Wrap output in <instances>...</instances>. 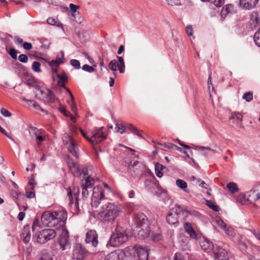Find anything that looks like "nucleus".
I'll use <instances>...</instances> for the list:
<instances>
[{
	"label": "nucleus",
	"instance_id": "40",
	"mask_svg": "<svg viewBox=\"0 0 260 260\" xmlns=\"http://www.w3.org/2000/svg\"><path fill=\"white\" fill-rule=\"evenodd\" d=\"M41 64L39 62L35 61L32 64V69L34 71L37 73H40L41 72Z\"/></svg>",
	"mask_w": 260,
	"mask_h": 260
},
{
	"label": "nucleus",
	"instance_id": "55",
	"mask_svg": "<svg viewBox=\"0 0 260 260\" xmlns=\"http://www.w3.org/2000/svg\"><path fill=\"white\" fill-rule=\"evenodd\" d=\"M145 184L146 185H150L151 187H155L156 188H157L158 189H161L160 186L157 183H155L154 181H150L149 180H147L145 182Z\"/></svg>",
	"mask_w": 260,
	"mask_h": 260
},
{
	"label": "nucleus",
	"instance_id": "45",
	"mask_svg": "<svg viewBox=\"0 0 260 260\" xmlns=\"http://www.w3.org/2000/svg\"><path fill=\"white\" fill-rule=\"evenodd\" d=\"M232 118L239 123L242 121V115L239 112H234L232 115Z\"/></svg>",
	"mask_w": 260,
	"mask_h": 260
},
{
	"label": "nucleus",
	"instance_id": "15",
	"mask_svg": "<svg viewBox=\"0 0 260 260\" xmlns=\"http://www.w3.org/2000/svg\"><path fill=\"white\" fill-rule=\"evenodd\" d=\"M259 0H240L239 6L245 10H250L255 8Z\"/></svg>",
	"mask_w": 260,
	"mask_h": 260
},
{
	"label": "nucleus",
	"instance_id": "30",
	"mask_svg": "<svg viewBox=\"0 0 260 260\" xmlns=\"http://www.w3.org/2000/svg\"><path fill=\"white\" fill-rule=\"evenodd\" d=\"M251 201L250 198L248 197V198H246L245 195L244 193H240L236 198L237 202L240 204H245L247 201Z\"/></svg>",
	"mask_w": 260,
	"mask_h": 260
},
{
	"label": "nucleus",
	"instance_id": "38",
	"mask_svg": "<svg viewBox=\"0 0 260 260\" xmlns=\"http://www.w3.org/2000/svg\"><path fill=\"white\" fill-rule=\"evenodd\" d=\"M29 133L32 137H36L39 133V130L37 127L32 126L29 127Z\"/></svg>",
	"mask_w": 260,
	"mask_h": 260
},
{
	"label": "nucleus",
	"instance_id": "18",
	"mask_svg": "<svg viewBox=\"0 0 260 260\" xmlns=\"http://www.w3.org/2000/svg\"><path fill=\"white\" fill-rule=\"evenodd\" d=\"M68 164L74 176L77 177L81 176V169L80 168L77 163L74 161L72 159H69V161H68Z\"/></svg>",
	"mask_w": 260,
	"mask_h": 260
},
{
	"label": "nucleus",
	"instance_id": "19",
	"mask_svg": "<svg viewBox=\"0 0 260 260\" xmlns=\"http://www.w3.org/2000/svg\"><path fill=\"white\" fill-rule=\"evenodd\" d=\"M98 234L94 230H91L86 234L85 241L87 243H91L92 245L96 247L98 244Z\"/></svg>",
	"mask_w": 260,
	"mask_h": 260
},
{
	"label": "nucleus",
	"instance_id": "3",
	"mask_svg": "<svg viewBox=\"0 0 260 260\" xmlns=\"http://www.w3.org/2000/svg\"><path fill=\"white\" fill-rule=\"evenodd\" d=\"M128 240L126 230L120 226H117L116 232L113 233L109 241V244L113 247H118Z\"/></svg>",
	"mask_w": 260,
	"mask_h": 260
},
{
	"label": "nucleus",
	"instance_id": "37",
	"mask_svg": "<svg viewBox=\"0 0 260 260\" xmlns=\"http://www.w3.org/2000/svg\"><path fill=\"white\" fill-rule=\"evenodd\" d=\"M118 62L120 64L119 70L120 73H123L124 72L125 64L123 58L121 56H117Z\"/></svg>",
	"mask_w": 260,
	"mask_h": 260
},
{
	"label": "nucleus",
	"instance_id": "43",
	"mask_svg": "<svg viewBox=\"0 0 260 260\" xmlns=\"http://www.w3.org/2000/svg\"><path fill=\"white\" fill-rule=\"evenodd\" d=\"M253 40L255 44L260 47V29L255 33Z\"/></svg>",
	"mask_w": 260,
	"mask_h": 260
},
{
	"label": "nucleus",
	"instance_id": "57",
	"mask_svg": "<svg viewBox=\"0 0 260 260\" xmlns=\"http://www.w3.org/2000/svg\"><path fill=\"white\" fill-rule=\"evenodd\" d=\"M18 60L21 62L26 63L28 60V58L26 55L22 54L18 56Z\"/></svg>",
	"mask_w": 260,
	"mask_h": 260
},
{
	"label": "nucleus",
	"instance_id": "46",
	"mask_svg": "<svg viewBox=\"0 0 260 260\" xmlns=\"http://www.w3.org/2000/svg\"><path fill=\"white\" fill-rule=\"evenodd\" d=\"M243 99H244L246 102H250L252 99H253V93L252 92H247L245 93L243 96Z\"/></svg>",
	"mask_w": 260,
	"mask_h": 260
},
{
	"label": "nucleus",
	"instance_id": "2",
	"mask_svg": "<svg viewBox=\"0 0 260 260\" xmlns=\"http://www.w3.org/2000/svg\"><path fill=\"white\" fill-rule=\"evenodd\" d=\"M192 213V211L181 207L180 205H175L168 212L166 219L169 224L176 226L179 222V218H183L187 213L191 214Z\"/></svg>",
	"mask_w": 260,
	"mask_h": 260
},
{
	"label": "nucleus",
	"instance_id": "53",
	"mask_svg": "<svg viewBox=\"0 0 260 260\" xmlns=\"http://www.w3.org/2000/svg\"><path fill=\"white\" fill-rule=\"evenodd\" d=\"M70 64L74 67L76 69H79L80 68V63L78 60L71 59L70 60Z\"/></svg>",
	"mask_w": 260,
	"mask_h": 260
},
{
	"label": "nucleus",
	"instance_id": "7",
	"mask_svg": "<svg viewBox=\"0 0 260 260\" xmlns=\"http://www.w3.org/2000/svg\"><path fill=\"white\" fill-rule=\"evenodd\" d=\"M57 216L54 218L51 222L50 227L55 228L56 229H60L63 227L65 224V221L67 218V212L61 210L57 211Z\"/></svg>",
	"mask_w": 260,
	"mask_h": 260
},
{
	"label": "nucleus",
	"instance_id": "44",
	"mask_svg": "<svg viewBox=\"0 0 260 260\" xmlns=\"http://www.w3.org/2000/svg\"><path fill=\"white\" fill-rule=\"evenodd\" d=\"M63 63L61 59L58 58L55 60H52L49 62V66L51 67H57L59 64Z\"/></svg>",
	"mask_w": 260,
	"mask_h": 260
},
{
	"label": "nucleus",
	"instance_id": "34",
	"mask_svg": "<svg viewBox=\"0 0 260 260\" xmlns=\"http://www.w3.org/2000/svg\"><path fill=\"white\" fill-rule=\"evenodd\" d=\"M226 186L229 191L232 193L237 192L239 190L237 184L234 182H230L228 183Z\"/></svg>",
	"mask_w": 260,
	"mask_h": 260
},
{
	"label": "nucleus",
	"instance_id": "13",
	"mask_svg": "<svg viewBox=\"0 0 260 260\" xmlns=\"http://www.w3.org/2000/svg\"><path fill=\"white\" fill-rule=\"evenodd\" d=\"M199 240L200 245L202 249L207 251H212L214 247V245L211 243L207 239L204 237H198L196 233V242Z\"/></svg>",
	"mask_w": 260,
	"mask_h": 260
},
{
	"label": "nucleus",
	"instance_id": "51",
	"mask_svg": "<svg viewBox=\"0 0 260 260\" xmlns=\"http://www.w3.org/2000/svg\"><path fill=\"white\" fill-rule=\"evenodd\" d=\"M47 22L48 24L52 25L59 26V22H58L56 19L52 17L48 18L47 20Z\"/></svg>",
	"mask_w": 260,
	"mask_h": 260
},
{
	"label": "nucleus",
	"instance_id": "63",
	"mask_svg": "<svg viewBox=\"0 0 260 260\" xmlns=\"http://www.w3.org/2000/svg\"><path fill=\"white\" fill-rule=\"evenodd\" d=\"M23 47L24 49L29 50L32 48V46L30 43L24 42L23 44Z\"/></svg>",
	"mask_w": 260,
	"mask_h": 260
},
{
	"label": "nucleus",
	"instance_id": "61",
	"mask_svg": "<svg viewBox=\"0 0 260 260\" xmlns=\"http://www.w3.org/2000/svg\"><path fill=\"white\" fill-rule=\"evenodd\" d=\"M1 113L3 116L8 117H10L12 115L9 111L4 108H1Z\"/></svg>",
	"mask_w": 260,
	"mask_h": 260
},
{
	"label": "nucleus",
	"instance_id": "5",
	"mask_svg": "<svg viewBox=\"0 0 260 260\" xmlns=\"http://www.w3.org/2000/svg\"><path fill=\"white\" fill-rule=\"evenodd\" d=\"M104 128L102 126L99 128L95 127L92 133L91 139H89V142L92 145L98 144L107 139V135L104 131Z\"/></svg>",
	"mask_w": 260,
	"mask_h": 260
},
{
	"label": "nucleus",
	"instance_id": "22",
	"mask_svg": "<svg viewBox=\"0 0 260 260\" xmlns=\"http://www.w3.org/2000/svg\"><path fill=\"white\" fill-rule=\"evenodd\" d=\"M122 250L117 249L110 253L104 260H123Z\"/></svg>",
	"mask_w": 260,
	"mask_h": 260
},
{
	"label": "nucleus",
	"instance_id": "4",
	"mask_svg": "<svg viewBox=\"0 0 260 260\" xmlns=\"http://www.w3.org/2000/svg\"><path fill=\"white\" fill-rule=\"evenodd\" d=\"M56 236V233L54 229H45L39 232L37 237V242L40 244H44L53 239Z\"/></svg>",
	"mask_w": 260,
	"mask_h": 260
},
{
	"label": "nucleus",
	"instance_id": "9",
	"mask_svg": "<svg viewBox=\"0 0 260 260\" xmlns=\"http://www.w3.org/2000/svg\"><path fill=\"white\" fill-rule=\"evenodd\" d=\"M134 224L136 228L147 227L149 225L147 217L143 213H138L134 216Z\"/></svg>",
	"mask_w": 260,
	"mask_h": 260
},
{
	"label": "nucleus",
	"instance_id": "1",
	"mask_svg": "<svg viewBox=\"0 0 260 260\" xmlns=\"http://www.w3.org/2000/svg\"><path fill=\"white\" fill-rule=\"evenodd\" d=\"M91 205L92 207L97 208L103 204L99 214L101 219L105 222H113L121 212L120 205L115 202H107L102 187L98 185L93 188Z\"/></svg>",
	"mask_w": 260,
	"mask_h": 260
},
{
	"label": "nucleus",
	"instance_id": "64",
	"mask_svg": "<svg viewBox=\"0 0 260 260\" xmlns=\"http://www.w3.org/2000/svg\"><path fill=\"white\" fill-rule=\"evenodd\" d=\"M174 260H184L182 255L179 253H176L175 254Z\"/></svg>",
	"mask_w": 260,
	"mask_h": 260
},
{
	"label": "nucleus",
	"instance_id": "52",
	"mask_svg": "<svg viewBox=\"0 0 260 260\" xmlns=\"http://www.w3.org/2000/svg\"><path fill=\"white\" fill-rule=\"evenodd\" d=\"M210 3L217 7H221L223 4V0H208Z\"/></svg>",
	"mask_w": 260,
	"mask_h": 260
},
{
	"label": "nucleus",
	"instance_id": "16",
	"mask_svg": "<svg viewBox=\"0 0 260 260\" xmlns=\"http://www.w3.org/2000/svg\"><path fill=\"white\" fill-rule=\"evenodd\" d=\"M248 197L250 200L256 201L260 199V184H255L252 188L247 192Z\"/></svg>",
	"mask_w": 260,
	"mask_h": 260
},
{
	"label": "nucleus",
	"instance_id": "14",
	"mask_svg": "<svg viewBox=\"0 0 260 260\" xmlns=\"http://www.w3.org/2000/svg\"><path fill=\"white\" fill-rule=\"evenodd\" d=\"M59 243L62 250H66L70 246L69 234L68 231H62L60 236Z\"/></svg>",
	"mask_w": 260,
	"mask_h": 260
},
{
	"label": "nucleus",
	"instance_id": "17",
	"mask_svg": "<svg viewBox=\"0 0 260 260\" xmlns=\"http://www.w3.org/2000/svg\"><path fill=\"white\" fill-rule=\"evenodd\" d=\"M149 249L146 246L137 245L136 253L139 260H148Z\"/></svg>",
	"mask_w": 260,
	"mask_h": 260
},
{
	"label": "nucleus",
	"instance_id": "6",
	"mask_svg": "<svg viewBox=\"0 0 260 260\" xmlns=\"http://www.w3.org/2000/svg\"><path fill=\"white\" fill-rule=\"evenodd\" d=\"M64 145L67 146L69 152L76 158H79V149L77 143L69 135H66L63 138Z\"/></svg>",
	"mask_w": 260,
	"mask_h": 260
},
{
	"label": "nucleus",
	"instance_id": "12",
	"mask_svg": "<svg viewBox=\"0 0 260 260\" xmlns=\"http://www.w3.org/2000/svg\"><path fill=\"white\" fill-rule=\"evenodd\" d=\"M57 215V212H51L49 211L44 212L41 216V221L44 225L50 227L51 222Z\"/></svg>",
	"mask_w": 260,
	"mask_h": 260
},
{
	"label": "nucleus",
	"instance_id": "60",
	"mask_svg": "<svg viewBox=\"0 0 260 260\" xmlns=\"http://www.w3.org/2000/svg\"><path fill=\"white\" fill-rule=\"evenodd\" d=\"M161 238H162V237L160 234L156 233V234H154L152 236L151 239L153 241L156 242V241H159V240H160L161 239Z\"/></svg>",
	"mask_w": 260,
	"mask_h": 260
},
{
	"label": "nucleus",
	"instance_id": "10",
	"mask_svg": "<svg viewBox=\"0 0 260 260\" xmlns=\"http://www.w3.org/2000/svg\"><path fill=\"white\" fill-rule=\"evenodd\" d=\"M213 257L216 259L226 260L229 258L228 252L225 248H222L220 245H217L216 247H213Z\"/></svg>",
	"mask_w": 260,
	"mask_h": 260
},
{
	"label": "nucleus",
	"instance_id": "58",
	"mask_svg": "<svg viewBox=\"0 0 260 260\" xmlns=\"http://www.w3.org/2000/svg\"><path fill=\"white\" fill-rule=\"evenodd\" d=\"M82 70L89 73H92L94 71V68L88 64H84L82 67Z\"/></svg>",
	"mask_w": 260,
	"mask_h": 260
},
{
	"label": "nucleus",
	"instance_id": "26",
	"mask_svg": "<svg viewBox=\"0 0 260 260\" xmlns=\"http://www.w3.org/2000/svg\"><path fill=\"white\" fill-rule=\"evenodd\" d=\"M250 20L255 24L260 25V12L254 11L250 14Z\"/></svg>",
	"mask_w": 260,
	"mask_h": 260
},
{
	"label": "nucleus",
	"instance_id": "21",
	"mask_svg": "<svg viewBox=\"0 0 260 260\" xmlns=\"http://www.w3.org/2000/svg\"><path fill=\"white\" fill-rule=\"evenodd\" d=\"M79 189L78 188L77 189V191H76L75 188L74 189V194L75 196V199H74L72 193V190L70 188L68 189V194L70 199V204L74 206V208L76 209H79V203L78 200L77 199L76 196L77 194H79Z\"/></svg>",
	"mask_w": 260,
	"mask_h": 260
},
{
	"label": "nucleus",
	"instance_id": "8",
	"mask_svg": "<svg viewBox=\"0 0 260 260\" xmlns=\"http://www.w3.org/2000/svg\"><path fill=\"white\" fill-rule=\"evenodd\" d=\"M37 95L38 98L43 101L45 104L54 103L55 100L53 92L48 88L41 89Z\"/></svg>",
	"mask_w": 260,
	"mask_h": 260
},
{
	"label": "nucleus",
	"instance_id": "59",
	"mask_svg": "<svg viewBox=\"0 0 260 260\" xmlns=\"http://www.w3.org/2000/svg\"><path fill=\"white\" fill-rule=\"evenodd\" d=\"M165 147H167L169 149H176V150H178L179 151H180V152H182V150H181V149L178 147L177 146L174 145V144H165Z\"/></svg>",
	"mask_w": 260,
	"mask_h": 260
},
{
	"label": "nucleus",
	"instance_id": "23",
	"mask_svg": "<svg viewBox=\"0 0 260 260\" xmlns=\"http://www.w3.org/2000/svg\"><path fill=\"white\" fill-rule=\"evenodd\" d=\"M136 231L138 233V238L140 239H144L147 238L150 232L149 226L136 228Z\"/></svg>",
	"mask_w": 260,
	"mask_h": 260
},
{
	"label": "nucleus",
	"instance_id": "27",
	"mask_svg": "<svg viewBox=\"0 0 260 260\" xmlns=\"http://www.w3.org/2000/svg\"><path fill=\"white\" fill-rule=\"evenodd\" d=\"M186 232L192 238H195V231L192 228L191 224L188 222H185L184 225Z\"/></svg>",
	"mask_w": 260,
	"mask_h": 260
},
{
	"label": "nucleus",
	"instance_id": "56",
	"mask_svg": "<svg viewBox=\"0 0 260 260\" xmlns=\"http://www.w3.org/2000/svg\"><path fill=\"white\" fill-rule=\"evenodd\" d=\"M11 195L13 198L17 199V200L18 199L19 196L23 197V193H21V192H18L16 190H12L11 191Z\"/></svg>",
	"mask_w": 260,
	"mask_h": 260
},
{
	"label": "nucleus",
	"instance_id": "33",
	"mask_svg": "<svg viewBox=\"0 0 260 260\" xmlns=\"http://www.w3.org/2000/svg\"><path fill=\"white\" fill-rule=\"evenodd\" d=\"M231 8V5L225 6L222 8L220 13L221 18H224L226 17V16L230 13Z\"/></svg>",
	"mask_w": 260,
	"mask_h": 260
},
{
	"label": "nucleus",
	"instance_id": "32",
	"mask_svg": "<svg viewBox=\"0 0 260 260\" xmlns=\"http://www.w3.org/2000/svg\"><path fill=\"white\" fill-rule=\"evenodd\" d=\"M126 129L129 130L131 132L135 134L138 136L141 137V131H139L135 126L132 124H127L126 126Z\"/></svg>",
	"mask_w": 260,
	"mask_h": 260
},
{
	"label": "nucleus",
	"instance_id": "49",
	"mask_svg": "<svg viewBox=\"0 0 260 260\" xmlns=\"http://www.w3.org/2000/svg\"><path fill=\"white\" fill-rule=\"evenodd\" d=\"M9 54L14 59L17 58V51L15 48H11L8 52Z\"/></svg>",
	"mask_w": 260,
	"mask_h": 260
},
{
	"label": "nucleus",
	"instance_id": "48",
	"mask_svg": "<svg viewBox=\"0 0 260 260\" xmlns=\"http://www.w3.org/2000/svg\"><path fill=\"white\" fill-rule=\"evenodd\" d=\"M196 182L199 183V186L201 187L202 188L210 190V188H209V185L205 181L196 178Z\"/></svg>",
	"mask_w": 260,
	"mask_h": 260
},
{
	"label": "nucleus",
	"instance_id": "25",
	"mask_svg": "<svg viewBox=\"0 0 260 260\" xmlns=\"http://www.w3.org/2000/svg\"><path fill=\"white\" fill-rule=\"evenodd\" d=\"M30 226L26 225L23 228L21 238L25 243H27L30 241Z\"/></svg>",
	"mask_w": 260,
	"mask_h": 260
},
{
	"label": "nucleus",
	"instance_id": "11",
	"mask_svg": "<svg viewBox=\"0 0 260 260\" xmlns=\"http://www.w3.org/2000/svg\"><path fill=\"white\" fill-rule=\"evenodd\" d=\"M94 180L90 176H87L85 178V180H81L82 194L83 197H87L88 196V189L92 188L94 184Z\"/></svg>",
	"mask_w": 260,
	"mask_h": 260
},
{
	"label": "nucleus",
	"instance_id": "54",
	"mask_svg": "<svg viewBox=\"0 0 260 260\" xmlns=\"http://www.w3.org/2000/svg\"><path fill=\"white\" fill-rule=\"evenodd\" d=\"M57 77L59 79L58 82H67L68 81V77L64 72L61 74H57Z\"/></svg>",
	"mask_w": 260,
	"mask_h": 260
},
{
	"label": "nucleus",
	"instance_id": "28",
	"mask_svg": "<svg viewBox=\"0 0 260 260\" xmlns=\"http://www.w3.org/2000/svg\"><path fill=\"white\" fill-rule=\"evenodd\" d=\"M176 184L179 188L182 189L184 191L187 192H188V191L187 189V184L185 181L180 179H178L176 181Z\"/></svg>",
	"mask_w": 260,
	"mask_h": 260
},
{
	"label": "nucleus",
	"instance_id": "20",
	"mask_svg": "<svg viewBox=\"0 0 260 260\" xmlns=\"http://www.w3.org/2000/svg\"><path fill=\"white\" fill-rule=\"evenodd\" d=\"M86 253V250L80 244H77L73 250V257L77 260H83L84 255Z\"/></svg>",
	"mask_w": 260,
	"mask_h": 260
},
{
	"label": "nucleus",
	"instance_id": "31",
	"mask_svg": "<svg viewBox=\"0 0 260 260\" xmlns=\"http://www.w3.org/2000/svg\"><path fill=\"white\" fill-rule=\"evenodd\" d=\"M165 167L164 166L159 163L155 164V171L157 177L160 178L162 176L163 174L161 171Z\"/></svg>",
	"mask_w": 260,
	"mask_h": 260
},
{
	"label": "nucleus",
	"instance_id": "47",
	"mask_svg": "<svg viewBox=\"0 0 260 260\" xmlns=\"http://www.w3.org/2000/svg\"><path fill=\"white\" fill-rule=\"evenodd\" d=\"M70 96H71V103H69V104L70 105V107H71V109L72 110V111L74 112V113H76V111H77V107L76 106V105H75V101H74V96L72 94V93H71L70 94Z\"/></svg>",
	"mask_w": 260,
	"mask_h": 260
},
{
	"label": "nucleus",
	"instance_id": "39",
	"mask_svg": "<svg viewBox=\"0 0 260 260\" xmlns=\"http://www.w3.org/2000/svg\"><path fill=\"white\" fill-rule=\"evenodd\" d=\"M226 234L230 238H233L235 236V233L231 227H226L224 230Z\"/></svg>",
	"mask_w": 260,
	"mask_h": 260
},
{
	"label": "nucleus",
	"instance_id": "35",
	"mask_svg": "<svg viewBox=\"0 0 260 260\" xmlns=\"http://www.w3.org/2000/svg\"><path fill=\"white\" fill-rule=\"evenodd\" d=\"M206 204L214 211H218V206L211 200H205Z\"/></svg>",
	"mask_w": 260,
	"mask_h": 260
},
{
	"label": "nucleus",
	"instance_id": "41",
	"mask_svg": "<svg viewBox=\"0 0 260 260\" xmlns=\"http://www.w3.org/2000/svg\"><path fill=\"white\" fill-rule=\"evenodd\" d=\"M215 221L222 229L224 230L227 227L226 223L219 217L216 216L215 217Z\"/></svg>",
	"mask_w": 260,
	"mask_h": 260
},
{
	"label": "nucleus",
	"instance_id": "62",
	"mask_svg": "<svg viewBox=\"0 0 260 260\" xmlns=\"http://www.w3.org/2000/svg\"><path fill=\"white\" fill-rule=\"evenodd\" d=\"M58 110H59V112L60 113H62L63 114H64V116H69L70 113L68 112L67 111V110L65 109L64 107H63V106L59 107L58 108Z\"/></svg>",
	"mask_w": 260,
	"mask_h": 260
},
{
	"label": "nucleus",
	"instance_id": "42",
	"mask_svg": "<svg viewBox=\"0 0 260 260\" xmlns=\"http://www.w3.org/2000/svg\"><path fill=\"white\" fill-rule=\"evenodd\" d=\"M169 5L174 6H180L184 0H166Z\"/></svg>",
	"mask_w": 260,
	"mask_h": 260
},
{
	"label": "nucleus",
	"instance_id": "29",
	"mask_svg": "<svg viewBox=\"0 0 260 260\" xmlns=\"http://www.w3.org/2000/svg\"><path fill=\"white\" fill-rule=\"evenodd\" d=\"M119 66L120 64L116 59L111 60L109 64V69L114 72V74H115V72H116L117 70H119Z\"/></svg>",
	"mask_w": 260,
	"mask_h": 260
},
{
	"label": "nucleus",
	"instance_id": "50",
	"mask_svg": "<svg viewBox=\"0 0 260 260\" xmlns=\"http://www.w3.org/2000/svg\"><path fill=\"white\" fill-rule=\"evenodd\" d=\"M237 244L241 250L245 251L246 250L247 248L246 244L245 243V242L242 241L240 238H239L238 241L237 242Z\"/></svg>",
	"mask_w": 260,
	"mask_h": 260
},
{
	"label": "nucleus",
	"instance_id": "24",
	"mask_svg": "<svg viewBox=\"0 0 260 260\" xmlns=\"http://www.w3.org/2000/svg\"><path fill=\"white\" fill-rule=\"evenodd\" d=\"M122 250V258H123L124 256L129 257L135 255L136 253L137 250V246H127L123 249H121Z\"/></svg>",
	"mask_w": 260,
	"mask_h": 260
},
{
	"label": "nucleus",
	"instance_id": "36",
	"mask_svg": "<svg viewBox=\"0 0 260 260\" xmlns=\"http://www.w3.org/2000/svg\"><path fill=\"white\" fill-rule=\"evenodd\" d=\"M185 31L187 34L188 36L190 38V39L191 41V42H192V39H194V36H193V30L192 25H187L185 28Z\"/></svg>",
	"mask_w": 260,
	"mask_h": 260
}]
</instances>
